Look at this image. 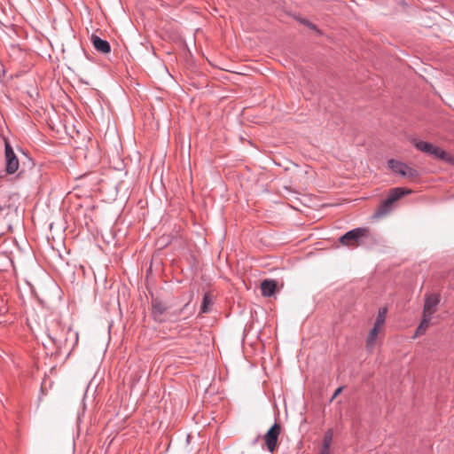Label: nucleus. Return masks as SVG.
Listing matches in <instances>:
<instances>
[{
  "mask_svg": "<svg viewBox=\"0 0 454 454\" xmlns=\"http://www.w3.org/2000/svg\"><path fill=\"white\" fill-rule=\"evenodd\" d=\"M388 168L395 174L402 176L410 180H414L418 177L417 170L410 168L404 162L391 159L387 161Z\"/></svg>",
  "mask_w": 454,
  "mask_h": 454,
  "instance_id": "f257e3e1",
  "label": "nucleus"
},
{
  "mask_svg": "<svg viewBox=\"0 0 454 454\" xmlns=\"http://www.w3.org/2000/svg\"><path fill=\"white\" fill-rule=\"evenodd\" d=\"M410 192V190H404L403 188L392 189L388 197L381 203L380 207H379L378 215H383L387 214L389 211L391 205L395 201L402 198L404 194H408Z\"/></svg>",
  "mask_w": 454,
  "mask_h": 454,
  "instance_id": "f03ea898",
  "label": "nucleus"
},
{
  "mask_svg": "<svg viewBox=\"0 0 454 454\" xmlns=\"http://www.w3.org/2000/svg\"><path fill=\"white\" fill-rule=\"evenodd\" d=\"M367 232L366 229L356 228L352 231H348L343 236L340 237V242L343 246L354 247L359 244V240L361 238L364 237Z\"/></svg>",
  "mask_w": 454,
  "mask_h": 454,
  "instance_id": "7ed1b4c3",
  "label": "nucleus"
},
{
  "mask_svg": "<svg viewBox=\"0 0 454 454\" xmlns=\"http://www.w3.org/2000/svg\"><path fill=\"white\" fill-rule=\"evenodd\" d=\"M439 302L440 295L438 294H427L425 295L422 316L432 319V316L437 310Z\"/></svg>",
  "mask_w": 454,
  "mask_h": 454,
  "instance_id": "20e7f679",
  "label": "nucleus"
},
{
  "mask_svg": "<svg viewBox=\"0 0 454 454\" xmlns=\"http://www.w3.org/2000/svg\"><path fill=\"white\" fill-rule=\"evenodd\" d=\"M281 427L278 424H274L264 435L265 445L269 451L273 452L278 444V439L280 434Z\"/></svg>",
  "mask_w": 454,
  "mask_h": 454,
  "instance_id": "39448f33",
  "label": "nucleus"
},
{
  "mask_svg": "<svg viewBox=\"0 0 454 454\" xmlns=\"http://www.w3.org/2000/svg\"><path fill=\"white\" fill-rule=\"evenodd\" d=\"M5 158L7 172L10 174L16 172L19 168V160L12 146L8 143H5Z\"/></svg>",
  "mask_w": 454,
  "mask_h": 454,
  "instance_id": "423d86ee",
  "label": "nucleus"
},
{
  "mask_svg": "<svg viewBox=\"0 0 454 454\" xmlns=\"http://www.w3.org/2000/svg\"><path fill=\"white\" fill-rule=\"evenodd\" d=\"M90 41L94 46V48L101 53L106 54L111 51V46L109 43L106 40L101 39L99 36L96 35H92L90 36Z\"/></svg>",
  "mask_w": 454,
  "mask_h": 454,
  "instance_id": "0eeeda50",
  "label": "nucleus"
},
{
  "mask_svg": "<svg viewBox=\"0 0 454 454\" xmlns=\"http://www.w3.org/2000/svg\"><path fill=\"white\" fill-rule=\"evenodd\" d=\"M166 310L167 306L164 302L158 300H153L152 304V312L156 320L163 321L164 319L162 316L166 312Z\"/></svg>",
  "mask_w": 454,
  "mask_h": 454,
  "instance_id": "6e6552de",
  "label": "nucleus"
},
{
  "mask_svg": "<svg viewBox=\"0 0 454 454\" xmlns=\"http://www.w3.org/2000/svg\"><path fill=\"white\" fill-rule=\"evenodd\" d=\"M277 284L274 280H264L261 284L262 294L263 296L270 297L274 294Z\"/></svg>",
  "mask_w": 454,
  "mask_h": 454,
  "instance_id": "1a4fd4ad",
  "label": "nucleus"
},
{
  "mask_svg": "<svg viewBox=\"0 0 454 454\" xmlns=\"http://www.w3.org/2000/svg\"><path fill=\"white\" fill-rule=\"evenodd\" d=\"M333 433L332 429H328L323 438L322 449L319 454H329L332 444Z\"/></svg>",
  "mask_w": 454,
  "mask_h": 454,
  "instance_id": "9d476101",
  "label": "nucleus"
},
{
  "mask_svg": "<svg viewBox=\"0 0 454 454\" xmlns=\"http://www.w3.org/2000/svg\"><path fill=\"white\" fill-rule=\"evenodd\" d=\"M430 155L434 157V158H436V159H440V160H442L447 161V162H453L454 161V160L452 159L451 156H450L445 151H443L442 149H441L438 146H434V149L432 150Z\"/></svg>",
  "mask_w": 454,
  "mask_h": 454,
  "instance_id": "9b49d317",
  "label": "nucleus"
},
{
  "mask_svg": "<svg viewBox=\"0 0 454 454\" xmlns=\"http://www.w3.org/2000/svg\"><path fill=\"white\" fill-rule=\"evenodd\" d=\"M412 144L414 145V146L418 150H419V151H421L423 153H427L429 155H430L432 150L434 149V147L435 146V145H434L431 143H427V142H425V141H419V140H416V139L412 140Z\"/></svg>",
  "mask_w": 454,
  "mask_h": 454,
  "instance_id": "f8f14e48",
  "label": "nucleus"
},
{
  "mask_svg": "<svg viewBox=\"0 0 454 454\" xmlns=\"http://www.w3.org/2000/svg\"><path fill=\"white\" fill-rule=\"evenodd\" d=\"M213 304V298L209 294H205L201 304L200 312L201 313H208L211 309V306Z\"/></svg>",
  "mask_w": 454,
  "mask_h": 454,
  "instance_id": "ddd939ff",
  "label": "nucleus"
},
{
  "mask_svg": "<svg viewBox=\"0 0 454 454\" xmlns=\"http://www.w3.org/2000/svg\"><path fill=\"white\" fill-rule=\"evenodd\" d=\"M430 321H431V318L425 317L422 316V320L416 330L414 338L425 333V332L427 331V329L429 326Z\"/></svg>",
  "mask_w": 454,
  "mask_h": 454,
  "instance_id": "4468645a",
  "label": "nucleus"
},
{
  "mask_svg": "<svg viewBox=\"0 0 454 454\" xmlns=\"http://www.w3.org/2000/svg\"><path fill=\"white\" fill-rule=\"evenodd\" d=\"M430 321H431V318L425 317L422 316V320L416 330L414 338L425 333V332L427 331V329L429 326Z\"/></svg>",
  "mask_w": 454,
  "mask_h": 454,
  "instance_id": "2eb2a0df",
  "label": "nucleus"
},
{
  "mask_svg": "<svg viewBox=\"0 0 454 454\" xmlns=\"http://www.w3.org/2000/svg\"><path fill=\"white\" fill-rule=\"evenodd\" d=\"M387 308H380L375 321V325L383 328L386 320Z\"/></svg>",
  "mask_w": 454,
  "mask_h": 454,
  "instance_id": "dca6fc26",
  "label": "nucleus"
},
{
  "mask_svg": "<svg viewBox=\"0 0 454 454\" xmlns=\"http://www.w3.org/2000/svg\"><path fill=\"white\" fill-rule=\"evenodd\" d=\"M377 340V337L374 336L373 333H369L367 340H366V348L369 351H372L373 348L375 347Z\"/></svg>",
  "mask_w": 454,
  "mask_h": 454,
  "instance_id": "f3484780",
  "label": "nucleus"
},
{
  "mask_svg": "<svg viewBox=\"0 0 454 454\" xmlns=\"http://www.w3.org/2000/svg\"><path fill=\"white\" fill-rule=\"evenodd\" d=\"M382 327L374 324L373 328L370 331V333H373L374 336L378 337V334L382 331Z\"/></svg>",
  "mask_w": 454,
  "mask_h": 454,
  "instance_id": "a211bd4d",
  "label": "nucleus"
},
{
  "mask_svg": "<svg viewBox=\"0 0 454 454\" xmlns=\"http://www.w3.org/2000/svg\"><path fill=\"white\" fill-rule=\"evenodd\" d=\"M73 335L74 337V342L73 344V347L76 346L78 343L79 335L77 332L73 333Z\"/></svg>",
  "mask_w": 454,
  "mask_h": 454,
  "instance_id": "6ab92c4d",
  "label": "nucleus"
},
{
  "mask_svg": "<svg viewBox=\"0 0 454 454\" xmlns=\"http://www.w3.org/2000/svg\"><path fill=\"white\" fill-rule=\"evenodd\" d=\"M341 390H342V387H339V388H337V389L335 390V392H334V394H333V397H332V400H333V399H334V398H336V396H337L338 395H340V393L341 392Z\"/></svg>",
  "mask_w": 454,
  "mask_h": 454,
  "instance_id": "aec40b11",
  "label": "nucleus"
},
{
  "mask_svg": "<svg viewBox=\"0 0 454 454\" xmlns=\"http://www.w3.org/2000/svg\"><path fill=\"white\" fill-rule=\"evenodd\" d=\"M302 22L304 24H306L307 26H309V27L316 29V27L314 25H312L311 23H309V21H302Z\"/></svg>",
  "mask_w": 454,
  "mask_h": 454,
  "instance_id": "412c9836",
  "label": "nucleus"
},
{
  "mask_svg": "<svg viewBox=\"0 0 454 454\" xmlns=\"http://www.w3.org/2000/svg\"><path fill=\"white\" fill-rule=\"evenodd\" d=\"M4 210V207L0 205V213Z\"/></svg>",
  "mask_w": 454,
  "mask_h": 454,
  "instance_id": "4be33fe9",
  "label": "nucleus"
},
{
  "mask_svg": "<svg viewBox=\"0 0 454 454\" xmlns=\"http://www.w3.org/2000/svg\"><path fill=\"white\" fill-rule=\"evenodd\" d=\"M67 333H72L71 328H68Z\"/></svg>",
  "mask_w": 454,
  "mask_h": 454,
  "instance_id": "5701e85b",
  "label": "nucleus"
}]
</instances>
